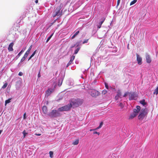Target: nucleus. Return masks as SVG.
I'll return each instance as SVG.
<instances>
[{
  "mask_svg": "<svg viewBox=\"0 0 158 158\" xmlns=\"http://www.w3.org/2000/svg\"><path fill=\"white\" fill-rule=\"evenodd\" d=\"M83 103V100L80 99H73L70 102V104L71 105V107L73 106V107H76L81 105Z\"/></svg>",
  "mask_w": 158,
  "mask_h": 158,
  "instance_id": "1",
  "label": "nucleus"
},
{
  "mask_svg": "<svg viewBox=\"0 0 158 158\" xmlns=\"http://www.w3.org/2000/svg\"><path fill=\"white\" fill-rule=\"evenodd\" d=\"M62 7L60 5L57 6L53 12V17H55L56 16H61L62 15V10H61Z\"/></svg>",
  "mask_w": 158,
  "mask_h": 158,
  "instance_id": "2",
  "label": "nucleus"
},
{
  "mask_svg": "<svg viewBox=\"0 0 158 158\" xmlns=\"http://www.w3.org/2000/svg\"><path fill=\"white\" fill-rule=\"evenodd\" d=\"M148 113V109L147 108L142 109L141 110L140 114L138 116V119L139 120H142Z\"/></svg>",
  "mask_w": 158,
  "mask_h": 158,
  "instance_id": "3",
  "label": "nucleus"
},
{
  "mask_svg": "<svg viewBox=\"0 0 158 158\" xmlns=\"http://www.w3.org/2000/svg\"><path fill=\"white\" fill-rule=\"evenodd\" d=\"M59 111L58 110H53L49 113L48 115L50 117L53 118L59 117L61 115Z\"/></svg>",
  "mask_w": 158,
  "mask_h": 158,
  "instance_id": "4",
  "label": "nucleus"
},
{
  "mask_svg": "<svg viewBox=\"0 0 158 158\" xmlns=\"http://www.w3.org/2000/svg\"><path fill=\"white\" fill-rule=\"evenodd\" d=\"M71 107V105L69 103L67 105L62 106L60 108H59L58 109V110L60 111H68L70 110Z\"/></svg>",
  "mask_w": 158,
  "mask_h": 158,
  "instance_id": "5",
  "label": "nucleus"
},
{
  "mask_svg": "<svg viewBox=\"0 0 158 158\" xmlns=\"http://www.w3.org/2000/svg\"><path fill=\"white\" fill-rule=\"evenodd\" d=\"M89 92L93 97H96L99 94V93L98 91L94 89H90Z\"/></svg>",
  "mask_w": 158,
  "mask_h": 158,
  "instance_id": "6",
  "label": "nucleus"
},
{
  "mask_svg": "<svg viewBox=\"0 0 158 158\" xmlns=\"http://www.w3.org/2000/svg\"><path fill=\"white\" fill-rule=\"evenodd\" d=\"M136 55L138 63L139 65H141L142 63V58L137 53L136 54Z\"/></svg>",
  "mask_w": 158,
  "mask_h": 158,
  "instance_id": "7",
  "label": "nucleus"
},
{
  "mask_svg": "<svg viewBox=\"0 0 158 158\" xmlns=\"http://www.w3.org/2000/svg\"><path fill=\"white\" fill-rule=\"evenodd\" d=\"M129 99L130 100L135 99V98L136 97V96L134 93H129Z\"/></svg>",
  "mask_w": 158,
  "mask_h": 158,
  "instance_id": "8",
  "label": "nucleus"
},
{
  "mask_svg": "<svg viewBox=\"0 0 158 158\" xmlns=\"http://www.w3.org/2000/svg\"><path fill=\"white\" fill-rule=\"evenodd\" d=\"M141 108L139 106H137L136 107V109H134L133 110V112L135 113L136 115H138L139 112Z\"/></svg>",
  "mask_w": 158,
  "mask_h": 158,
  "instance_id": "9",
  "label": "nucleus"
},
{
  "mask_svg": "<svg viewBox=\"0 0 158 158\" xmlns=\"http://www.w3.org/2000/svg\"><path fill=\"white\" fill-rule=\"evenodd\" d=\"M14 45V43L12 42L10 43L9 45L8 49L9 52L12 51L13 50V47Z\"/></svg>",
  "mask_w": 158,
  "mask_h": 158,
  "instance_id": "10",
  "label": "nucleus"
},
{
  "mask_svg": "<svg viewBox=\"0 0 158 158\" xmlns=\"http://www.w3.org/2000/svg\"><path fill=\"white\" fill-rule=\"evenodd\" d=\"M146 62L148 63H150L151 62V59L150 55L148 54H146Z\"/></svg>",
  "mask_w": 158,
  "mask_h": 158,
  "instance_id": "11",
  "label": "nucleus"
},
{
  "mask_svg": "<svg viewBox=\"0 0 158 158\" xmlns=\"http://www.w3.org/2000/svg\"><path fill=\"white\" fill-rule=\"evenodd\" d=\"M53 89H48L46 92V94L48 96H49L53 92Z\"/></svg>",
  "mask_w": 158,
  "mask_h": 158,
  "instance_id": "12",
  "label": "nucleus"
},
{
  "mask_svg": "<svg viewBox=\"0 0 158 158\" xmlns=\"http://www.w3.org/2000/svg\"><path fill=\"white\" fill-rule=\"evenodd\" d=\"M42 110L43 113L44 114H46L48 112L47 108L45 106H44L42 107Z\"/></svg>",
  "mask_w": 158,
  "mask_h": 158,
  "instance_id": "13",
  "label": "nucleus"
},
{
  "mask_svg": "<svg viewBox=\"0 0 158 158\" xmlns=\"http://www.w3.org/2000/svg\"><path fill=\"white\" fill-rule=\"evenodd\" d=\"M136 116V114L135 113H134L133 112V113H132L130 115L129 119H132Z\"/></svg>",
  "mask_w": 158,
  "mask_h": 158,
  "instance_id": "14",
  "label": "nucleus"
},
{
  "mask_svg": "<svg viewBox=\"0 0 158 158\" xmlns=\"http://www.w3.org/2000/svg\"><path fill=\"white\" fill-rule=\"evenodd\" d=\"M63 81V79L62 78H60L58 80V86H60L61 85Z\"/></svg>",
  "mask_w": 158,
  "mask_h": 158,
  "instance_id": "15",
  "label": "nucleus"
},
{
  "mask_svg": "<svg viewBox=\"0 0 158 158\" xmlns=\"http://www.w3.org/2000/svg\"><path fill=\"white\" fill-rule=\"evenodd\" d=\"M79 33V31H77L71 37L72 39H73Z\"/></svg>",
  "mask_w": 158,
  "mask_h": 158,
  "instance_id": "16",
  "label": "nucleus"
},
{
  "mask_svg": "<svg viewBox=\"0 0 158 158\" xmlns=\"http://www.w3.org/2000/svg\"><path fill=\"white\" fill-rule=\"evenodd\" d=\"M24 50H22L19 53L16 57L18 58L21 55L22 53L24 52Z\"/></svg>",
  "mask_w": 158,
  "mask_h": 158,
  "instance_id": "17",
  "label": "nucleus"
},
{
  "mask_svg": "<svg viewBox=\"0 0 158 158\" xmlns=\"http://www.w3.org/2000/svg\"><path fill=\"white\" fill-rule=\"evenodd\" d=\"M140 102L141 104H142V105H143V106H144V105H146V104H147V103L146 102H145V100L144 99H143L141 101H140Z\"/></svg>",
  "mask_w": 158,
  "mask_h": 158,
  "instance_id": "18",
  "label": "nucleus"
},
{
  "mask_svg": "<svg viewBox=\"0 0 158 158\" xmlns=\"http://www.w3.org/2000/svg\"><path fill=\"white\" fill-rule=\"evenodd\" d=\"M153 94L156 95L158 94V86L154 90Z\"/></svg>",
  "mask_w": 158,
  "mask_h": 158,
  "instance_id": "19",
  "label": "nucleus"
},
{
  "mask_svg": "<svg viewBox=\"0 0 158 158\" xmlns=\"http://www.w3.org/2000/svg\"><path fill=\"white\" fill-rule=\"evenodd\" d=\"M103 124V123L102 122L100 123L99 126L97 128H96V129H95V130H98L102 126V125Z\"/></svg>",
  "mask_w": 158,
  "mask_h": 158,
  "instance_id": "20",
  "label": "nucleus"
},
{
  "mask_svg": "<svg viewBox=\"0 0 158 158\" xmlns=\"http://www.w3.org/2000/svg\"><path fill=\"white\" fill-rule=\"evenodd\" d=\"M22 133L23 134V138H25L26 135L28 134V133L26 132V131L25 130H24L23 132Z\"/></svg>",
  "mask_w": 158,
  "mask_h": 158,
  "instance_id": "21",
  "label": "nucleus"
},
{
  "mask_svg": "<svg viewBox=\"0 0 158 158\" xmlns=\"http://www.w3.org/2000/svg\"><path fill=\"white\" fill-rule=\"evenodd\" d=\"M79 143V139H77L74 141L73 143V144L74 145H77Z\"/></svg>",
  "mask_w": 158,
  "mask_h": 158,
  "instance_id": "22",
  "label": "nucleus"
},
{
  "mask_svg": "<svg viewBox=\"0 0 158 158\" xmlns=\"http://www.w3.org/2000/svg\"><path fill=\"white\" fill-rule=\"evenodd\" d=\"M105 18H103L101 19L102 21L99 23V24L101 26L102 23H103L104 21H105Z\"/></svg>",
  "mask_w": 158,
  "mask_h": 158,
  "instance_id": "23",
  "label": "nucleus"
},
{
  "mask_svg": "<svg viewBox=\"0 0 158 158\" xmlns=\"http://www.w3.org/2000/svg\"><path fill=\"white\" fill-rule=\"evenodd\" d=\"M11 99L10 98V99H9L5 101V105H6V104L9 103L10 102Z\"/></svg>",
  "mask_w": 158,
  "mask_h": 158,
  "instance_id": "24",
  "label": "nucleus"
},
{
  "mask_svg": "<svg viewBox=\"0 0 158 158\" xmlns=\"http://www.w3.org/2000/svg\"><path fill=\"white\" fill-rule=\"evenodd\" d=\"M27 57L26 56H25L24 55L23 57H22V58L20 62H23L25 60V59H26V58Z\"/></svg>",
  "mask_w": 158,
  "mask_h": 158,
  "instance_id": "25",
  "label": "nucleus"
},
{
  "mask_svg": "<svg viewBox=\"0 0 158 158\" xmlns=\"http://www.w3.org/2000/svg\"><path fill=\"white\" fill-rule=\"evenodd\" d=\"M30 51H29L28 50H27L26 52V53H25V54H24V56H26L27 57L28 55H29V54L30 53Z\"/></svg>",
  "mask_w": 158,
  "mask_h": 158,
  "instance_id": "26",
  "label": "nucleus"
},
{
  "mask_svg": "<svg viewBox=\"0 0 158 158\" xmlns=\"http://www.w3.org/2000/svg\"><path fill=\"white\" fill-rule=\"evenodd\" d=\"M137 1V0H133L132 1H131L130 4V5H132L134 4Z\"/></svg>",
  "mask_w": 158,
  "mask_h": 158,
  "instance_id": "27",
  "label": "nucleus"
},
{
  "mask_svg": "<svg viewBox=\"0 0 158 158\" xmlns=\"http://www.w3.org/2000/svg\"><path fill=\"white\" fill-rule=\"evenodd\" d=\"M53 35V33H52V34H51L48 37V38L47 39V40H46V43L48 42L49 41V40L51 39V38H52V35Z\"/></svg>",
  "mask_w": 158,
  "mask_h": 158,
  "instance_id": "28",
  "label": "nucleus"
},
{
  "mask_svg": "<svg viewBox=\"0 0 158 158\" xmlns=\"http://www.w3.org/2000/svg\"><path fill=\"white\" fill-rule=\"evenodd\" d=\"M49 155H50V157L51 158H52L53 157V152L52 151H50L49 152Z\"/></svg>",
  "mask_w": 158,
  "mask_h": 158,
  "instance_id": "29",
  "label": "nucleus"
},
{
  "mask_svg": "<svg viewBox=\"0 0 158 158\" xmlns=\"http://www.w3.org/2000/svg\"><path fill=\"white\" fill-rule=\"evenodd\" d=\"M80 49V48L79 47L77 48V49L75 50L74 52L75 54H77Z\"/></svg>",
  "mask_w": 158,
  "mask_h": 158,
  "instance_id": "30",
  "label": "nucleus"
},
{
  "mask_svg": "<svg viewBox=\"0 0 158 158\" xmlns=\"http://www.w3.org/2000/svg\"><path fill=\"white\" fill-rule=\"evenodd\" d=\"M75 56H72L71 58L70 61L71 62H73V60H74V59H75Z\"/></svg>",
  "mask_w": 158,
  "mask_h": 158,
  "instance_id": "31",
  "label": "nucleus"
},
{
  "mask_svg": "<svg viewBox=\"0 0 158 158\" xmlns=\"http://www.w3.org/2000/svg\"><path fill=\"white\" fill-rule=\"evenodd\" d=\"M8 85V84L7 83H6L2 87V88L5 89V88Z\"/></svg>",
  "mask_w": 158,
  "mask_h": 158,
  "instance_id": "32",
  "label": "nucleus"
},
{
  "mask_svg": "<svg viewBox=\"0 0 158 158\" xmlns=\"http://www.w3.org/2000/svg\"><path fill=\"white\" fill-rule=\"evenodd\" d=\"M121 93L120 91H118L117 93V95L119 97H120L121 96Z\"/></svg>",
  "mask_w": 158,
  "mask_h": 158,
  "instance_id": "33",
  "label": "nucleus"
},
{
  "mask_svg": "<svg viewBox=\"0 0 158 158\" xmlns=\"http://www.w3.org/2000/svg\"><path fill=\"white\" fill-rule=\"evenodd\" d=\"M89 39H85L84 40L82 43L83 44H85V43H86L88 42Z\"/></svg>",
  "mask_w": 158,
  "mask_h": 158,
  "instance_id": "34",
  "label": "nucleus"
},
{
  "mask_svg": "<svg viewBox=\"0 0 158 158\" xmlns=\"http://www.w3.org/2000/svg\"><path fill=\"white\" fill-rule=\"evenodd\" d=\"M129 93L128 92H126L123 95V97H126L127 95H129Z\"/></svg>",
  "mask_w": 158,
  "mask_h": 158,
  "instance_id": "35",
  "label": "nucleus"
},
{
  "mask_svg": "<svg viewBox=\"0 0 158 158\" xmlns=\"http://www.w3.org/2000/svg\"><path fill=\"white\" fill-rule=\"evenodd\" d=\"M107 92V91L106 90H104L102 91V94H106Z\"/></svg>",
  "mask_w": 158,
  "mask_h": 158,
  "instance_id": "36",
  "label": "nucleus"
},
{
  "mask_svg": "<svg viewBox=\"0 0 158 158\" xmlns=\"http://www.w3.org/2000/svg\"><path fill=\"white\" fill-rule=\"evenodd\" d=\"M120 0H118L117 2V6H118L119 4L120 3Z\"/></svg>",
  "mask_w": 158,
  "mask_h": 158,
  "instance_id": "37",
  "label": "nucleus"
},
{
  "mask_svg": "<svg viewBox=\"0 0 158 158\" xmlns=\"http://www.w3.org/2000/svg\"><path fill=\"white\" fill-rule=\"evenodd\" d=\"M71 63H72V62L69 61V63L67 64V65H66V67H68L70 65V64H71Z\"/></svg>",
  "mask_w": 158,
  "mask_h": 158,
  "instance_id": "38",
  "label": "nucleus"
},
{
  "mask_svg": "<svg viewBox=\"0 0 158 158\" xmlns=\"http://www.w3.org/2000/svg\"><path fill=\"white\" fill-rule=\"evenodd\" d=\"M119 106L121 107V108H123V106L122 103H120L119 104Z\"/></svg>",
  "mask_w": 158,
  "mask_h": 158,
  "instance_id": "39",
  "label": "nucleus"
},
{
  "mask_svg": "<svg viewBox=\"0 0 158 158\" xmlns=\"http://www.w3.org/2000/svg\"><path fill=\"white\" fill-rule=\"evenodd\" d=\"M32 45H31L30 47H29V48L28 49V50L29 51H30L31 48H32Z\"/></svg>",
  "mask_w": 158,
  "mask_h": 158,
  "instance_id": "40",
  "label": "nucleus"
},
{
  "mask_svg": "<svg viewBox=\"0 0 158 158\" xmlns=\"http://www.w3.org/2000/svg\"><path fill=\"white\" fill-rule=\"evenodd\" d=\"M105 85L106 88V89H108V85L107 84V83H105Z\"/></svg>",
  "mask_w": 158,
  "mask_h": 158,
  "instance_id": "41",
  "label": "nucleus"
},
{
  "mask_svg": "<svg viewBox=\"0 0 158 158\" xmlns=\"http://www.w3.org/2000/svg\"><path fill=\"white\" fill-rule=\"evenodd\" d=\"M36 50H35L32 53V54L31 55V56H32V57H33L35 54L36 53Z\"/></svg>",
  "mask_w": 158,
  "mask_h": 158,
  "instance_id": "42",
  "label": "nucleus"
},
{
  "mask_svg": "<svg viewBox=\"0 0 158 158\" xmlns=\"http://www.w3.org/2000/svg\"><path fill=\"white\" fill-rule=\"evenodd\" d=\"M36 50H35L32 53V54L31 55V56H32V57H33L35 54L36 53Z\"/></svg>",
  "mask_w": 158,
  "mask_h": 158,
  "instance_id": "43",
  "label": "nucleus"
},
{
  "mask_svg": "<svg viewBox=\"0 0 158 158\" xmlns=\"http://www.w3.org/2000/svg\"><path fill=\"white\" fill-rule=\"evenodd\" d=\"M93 134H97L98 135H100V133L98 132H97L96 131H95L93 132Z\"/></svg>",
  "mask_w": 158,
  "mask_h": 158,
  "instance_id": "44",
  "label": "nucleus"
},
{
  "mask_svg": "<svg viewBox=\"0 0 158 158\" xmlns=\"http://www.w3.org/2000/svg\"><path fill=\"white\" fill-rule=\"evenodd\" d=\"M18 75L19 76H22L23 75V73L22 72H19Z\"/></svg>",
  "mask_w": 158,
  "mask_h": 158,
  "instance_id": "45",
  "label": "nucleus"
},
{
  "mask_svg": "<svg viewBox=\"0 0 158 158\" xmlns=\"http://www.w3.org/2000/svg\"><path fill=\"white\" fill-rule=\"evenodd\" d=\"M119 97L118 96L116 95L115 97V99L116 100H117L118 99Z\"/></svg>",
  "mask_w": 158,
  "mask_h": 158,
  "instance_id": "46",
  "label": "nucleus"
},
{
  "mask_svg": "<svg viewBox=\"0 0 158 158\" xmlns=\"http://www.w3.org/2000/svg\"><path fill=\"white\" fill-rule=\"evenodd\" d=\"M26 113H25L23 114V119H25L26 118Z\"/></svg>",
  "mask_w": 158,
  "mask_h": 158,
  "instance_id": "47",
  "label": "nucleus"
},
{
  "mask_svg": "<svg viewBox=\"0 0 158 158\" xmlns=\"http://www.w3.org/2000/svg\"><path fill=\"white\" fill-rule=\"evenodd\" d=\"M101 26L98 25L97 26V27L98 28H100L101 27Z\"/></svg>",
  "mask_w": 158,
  "mask_h": 158,
  "instance_id": "48",
  "label": "nucleus"
},
{
  "mask_svg": "<svg viewBox=\"0 0 158 158\" xmlns=\"http://www.w3.org/2000/svg\"><path fill=\"white\" fill-rule=\"evenodd\" d=\"M33 57L32 56H31L29 57V58L28 59V60H29L30 59H31V58H32Z\"/></svg>",
  "mask_w": 158,
  "mask_h": 158,
  "instance_id": "49",
  "label": "nucleus"
},
{
  "mask_svg": "<svg viewBox=\"0 0 158 158\" xmlns=\"http://www.w3.org/2000/svg\"><path fill=\"white\" fill-rule=\"evenodd\" d=\"M38 76L39 77H40V72L38 74Z\"/></svg>",
  "mask_w": 158,
  "mask_h": 158,
  "instance_id": "50",
  "label": "nucleus"
},
{
  "mask_svg": "<svg viewBox=\"0 0 158 158\" xmlns=\"http://www.w3.org/2000/svg\"><path fill=\"white\" fill-rule=\"evenodd\" d=\"M95 130V129H91L90 130V131H94Z\"/></svg>",
  "mask_w": 158,
  "mask_h": 158,
  "instance_id": "51",
  "label": "nucleus"
},
{
  "mask_svg": "<svg viewBox=\"0 0 158 158\" xmlns=\"http://www.w3.org/2000/svg\"><path fill=\"white\" fill-rule=\"evenodd\" d=\"M35 135H37L40 136V135H41V134H35Z\"/></svg>",
  "mask_w": 158,
  "mask_h": 158,
  "instance_id": "52",
  "label": "nucleus"
},
{
  "mask_svg": "<svg viewBox=\"0 0 158 158\" xmlns=\"http://www.w3.org/2000/svg\"><path fill=\"white\" fill-rule=\"evenodd\" d=\"M38 0H36L35 1V3H38Z\"/></svg>",
  "mask_w": 158,
  "mask_h": 158,
  "instance_id": "53",
  "label": "nucleus"
},
{
  "mask_svg": "<svg viewBox=\"0 0 158 158\" xmlns=\"http://www.w3.org/2000/svg\"><path fill=\"white\" fill-rule=\"evenodd\" d=\"M2 130H0V134H1V133H2Z\"/></svg>",
  "mask_w": 158,
  "mask_h": 158,
  "instance_id": "54",
  "label": "nucleus"
},
{
  "mask_svg": "<svg viewBox=\"0 0 158 158\" xmlns=\"http://www.w3.org/2000/svg\"><path fill=\"white\" fill-rule=\"evenodd\" d=\"M94 83L96 82V80H94Z\"/></svg>",
  "mask_w": 158,
  "mask_h": 158,
  "instance_id": "55",
  "label": "nucleus"
},
{
  "mask_svg": "<svg viewBox=\"0 0 158 158\" xmlns=\"http://www.w3.org/2000/svg\"><path fill=\"white\" fill-rule=\"evenodd\" d=\"M74 46H73L72 47V48H73V47H74Z\"/></svg>",
  "mask_w": 158,
  "mask_h": 158,
  "instance_id": "56",
  "label": "nucleus"
},
{
  "mask_svg": "<svg viewBox=\"0 0 158 158\" xmlns=\"http://www.w3.org/2000/svg\"><path fill=\"white\" fill-rule=\"evenodd\" d=\"M127 48H129L128 46L127 47Z\"/></svg>",
  "mask_w": 158,
  "mask_h": 158,
  "instance_id": "57",
  "label": "nucleus"
}]
</instances>
